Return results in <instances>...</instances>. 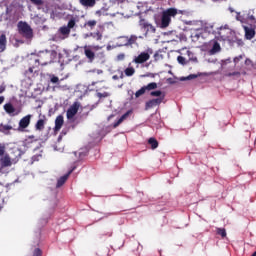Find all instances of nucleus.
Masks as SVG:
<instances>
[{
	"label": "nucleus",
	"mask_w": 256,
	"mask_h": 256,
	"mask_svg": "<svg viewBox=\"0 0 256 256\" xmlns=\"http://www.w3.org/2000/svg\"><path fill=\"white\" fill-rule=\"evenodd\" d=\"M59 32L61 33V35H63V39H67V37H69V35L71 34V29L67 26H63L60 27Z\"/></svg>",
	"instance_id": "nucleus-19"
},
{
	"label": "nucleus",
	"mask_w": 256,
	"mask_h": 256,
	"mask_svg": "<svg viewBox=\"0 0 256 256\" xmlns=\"http://www.w3.org/2000/svg\"><path fill=\"white\" fill-rule=\"evenodd\" d=\"M219 51H221V44H219L217 41H214L210 53L211 55H215V53H219Z\"/></svg>",
	"instance_id": "nucleus-21"
},
{
	"label": "nucleus",
	"mask_w": 256,
	"mask_h": 256,
	"mask_svg": "<svg viewBox=\"0 0 256 256\" xmlns=\"http://www.w3.org/2000/svg\"><path fill=\"white\" fill-rule=\"evenodd\" d=\"M45 123H47V118L43 116V119H39L35 124L36 131H43L45 129Z\"/></svg>",
	"instance_id": "nucleus-14"
},
{
	"label": "nucleus",
	"mask_w": 256,
	"mask_h": 256,
	"mask_svg": "<svg viewBox=\"0 0 256 256\" xmlns=\"http://www.w3.org/2000/svg\"><path fill=\"white\" fill-rule=\"evenodd\" d=\"M146 88V91H153V89H157V83L151 82L148 85L144 86Z\"/></svg>",
	"instance_id": "nucleus-29"
},
{
	"label": "nucleus",
	"mask_w": 256,
	"mask_h": 256,
	"mask_svg": "<svg viewBox=\"0 0 256 256\" xmlns=\"http://www.w3.org/2000/svg\"><path fill=\"white\" fill-rule=\"evenodd\" d=\"M4 110L8 113V115H13L15 112V107L11 103H7L4 105Z\"/></svg>",
	"instance_id": "nucleus-22"
},
{
	"label": "nucleus",
	"mask_w": 256,
	"mask_h": 256,
	"mask_svg": "<svg viewBox=\"0 0 256 256\" xmlns=\"http://www.w3.org/2000/svg\"><path fill=\"white\" fill-rule=\"evenodd\" d=\"M3 101H5V97L0 96V105L3 103Z\"/></svg>",
	"instance_id": "nucleus-44"
},
{
	"label": "nucleus",
	"mask_w": 256,
	"mask_h": 256,
	"mask_svg": "<svg viewBox=\"0 0 256 256\" xmlns=\"http://www.w3.org/2000/svg\"><path fill=\"white\" fill-rule=\"evenodd\" d=\"M51 83H59V77H57V76H52V77H51Z\"/></svg>",
	"instance_id": "nucleus-40"
},
{
	"label": "nucleus",
	"mask_w": 256,
	"mask_h": 256,
	"mask_svg": "<svg viewBox=\"0 0 256 256\" xmlns=\"http://www.w3.org/2000/svg\"><path fill=\"white\" fill-rule=\"evenodd\" d=\"M63 123H65V121L63 120V116L59 115L56 117L55 120V131H61V127H63Z\"/></svg>",
	"instance_id": "nucleus-16"
},
{
	"label": "nucleus",
	"mask_w": 256,
	"mask_h": 256,
	"mask_svg": "<svg viewBox=\"0 0 256 256\" xmlns=\"http://www.w3.org/2000/svg\"><path fill=\"white\" fill-rule=\"evenodd\" d=\"M191 79H197V75L196 74H190L186 78H181V81H191Z\"/></svg>",
	"instance_id": "nucleus-33"
},
{
	"label": "nucleus",
	"mask_w": 256,
	"mask_h": 256,
	"mask_svg": "<svg viewBox=\"0 0 256 256\" xmlns=\"http://www.w3.org/2000/svg\"><path fill=\"white\" fill-rule=\"evenodd\" d=\"M148 145L151 146V149L155 150L157 147H159V142L155 138H149L148 139Z\"/></svg>",
	"instance_id": "nucleus-23"
},
{
	"label": "nucleus",
	"mask_w": 256,
	"mask_h": 256,
	"mask_svg": "<svg viewBox=\"0 0 256 256\" xmlns=\"http://www.w3.org/2000/svg\"><path fill=\"white\" fill-rule=\"evenodd\" d=\"M139 27H140V29H143V31H145V35H147V33H155V31H157V29H155V26H153V24L147 22V20H145V18H141L139 20Z\"/></svg>",
	"instance_id": "nucleus-5"
},
{
	"label": "nucleus",
	"mask_w": 256,
	"mask_h": 256,
	"mask_svg": "<svg viewBox=\"0 0 256 256\" xmlns=\"http://www.w3.org/2000/svg\"><path fill=\"white\" fill-rule=\"evenodd\" d=\"M120 77H121V79H123V74H121V76H120Z\"/></svg>",
	"instance_id": "nucleus-50"
},
{
	"label": "nucleus",
	"mask_w": 256,
	"mask_h": 256,
	"mask_svg": "<svg viewBox=\"0 0 256 256\" xmlns=\"http://www.w3.org/2000/svg\"><path fill=\"white\" fill-rule=\"evenodd\" d=\"M7 49V35H0V53H3Z\"/></svg>",
	"instance_id": "nucleus-15"
},
{
	"label": "nucleus",
	"mask_w": 256,
	"mask_h": 256,
	"mask_svg": "<svg viewBox=\"0 0 256 256\" xmlns=\"http://www.w3.org/2000/svg\"><path fill=\"white\" fill-rule=\"evenodd\" d=\"M124 73H125L126 77H133V75H135V68L128 67L124 70Z\"/></svg>",
	"instance_id": "nucleus-24"
},
{
	"label": "nucleus",
	"mask_w": 256,
	"mask_h": 256,
	"mask_svg": "<svg viewBox=\"0 0 256 256\" xmlns=\"http://www.w3.org/2000/svg\"><path fill=\"white\" fill-rule=\"evenodd\" d=\"M241 59H243L242 56L235 57V58H234V63H235V65H237V63H239V61H241Z\"/></svg>",
	"instance_id": "nucleus-42"
},
{
	"label": "nucleus",
	"mask_w": 256,
	"mask_h": 256,
	"mask_svg": "<svg viewBox=\"0 0 256 256\" xmlns=\"http://www.w3.org/2000/svg\"><path fill=\"white\" fill-rule=\"evenodd\" d=\"M252 256H256V251L252 254Z\"/></svg>",
	"instance_id": "nucleus-49"
},
{
	"label": "nucleus",
	"mask_w": 256,
	"mask_h": 256,
	"mask_svg": "<svg viewBox=\"0 0 256 256\" xmlns=\"http://www.w3.org/2000/svg\"><path fill=\"white\" fill-rule=\"evenodd\" d=\"M79 111V105L74 103L66 112L67 119H73Z\"/></svg>",
	"instance_id": "nucleus-10"
},
{
	"label": "nucleus",
	"mask_w": 256,
	"mask_h": 256,
	"mask_svg": "<svg viewBox=\"0 0 256 256\" xmlns=\"http://www.w3.org/2000/svg\"><path fill=\"white\" fill-rule=\"evenodd\" d=\"M33 116L31 114H28L24 116L20 121H19V128L18 131H24V129H27L29 125H31V118Z\"/></svg>",
	"instance_id": "nucleus-7"
},
{
	"label": "nucleus",
	"mask_w": 256,
	"mask_h": 256,
	"mask_svg": "<svg viewBox=\"0 0 256 256\" xmlns=\"http://www.w3.org/2000/svg\"><path fill=\"white\" fill-rule=\"evenodd\" d=\"M84 54L85 57L88 59L89 63H93V61H95V52L91 50V46L84 47Z\"/></svg>",
	"instance_id": "nucleus-11"
},
{
	"label": "nucleus",
	"mask_w": 256,
	"mask_h": 256,
	"mask_svg": "<svg viewBox=\"0 0 256 256\" xmlns=\"http://www.w3.org/2000/svg\"><path fill=\"white\" fill-rule=\"evenodd\" d=\"M112 79H113L114 81H117V79H119V76L114 75V76L112 77Z\"/></svg>",
	"instance_id": "nucleus-45"
},
{
	"label": "nucleus",
	"mask_w": 256,
	"mask_h": 256,
	"mask_svg": "<svg viewBox=\"0 0 256 256\" xmlns=\"http://www.w3.org/2000/svg\"><path fill=\"white\" fill-rule=\"evenodd\" d=\"M223 29L220 30L219 35L222 37V39H224V41H228V43H230V45H233L235 43L238 44L239 47H243V45L245 44L243 42V39L238 38L235 35V32L231 29H227V33H229L230 36H225L223 35Z\"/></svg>",
	"instance_id": "nucleus-2"
},
{
	"label": "nucleus",
	"mask_w": 256,
	"mask_h": 256,
	"mask_svg": "<svg viewBox=\"0 0 256 256\" xmlns=\"http://www.w3.org/2000/svg\"><path fill=\"white\" fill-rule=\"evenodd\" d=\"M125 59V55L123 53H120L117 55V61H123Z\"/></svg>",
	"instance_id": "nucleus-39"
},
{
	"label": "nucleus",
	"mask_w": 256,
	"mask_h": 256,
	"mask_svg": "<svg viewBox=\"0 0 256 256\" xmlns=\"http://www.w3.org/2000/svg\"><path fill=\"white\" fill-rule=\"evenodd\" d=\"M0 162H1L0 171H3V169L7 167H11V165H13V162L11 161V156H9V154L4 155L0 159Z\"/></svg>",
	"instance_id": "nucleus-9"
},
{
	"label": "nucleus",
	"mask_w": 256,
	"mask_h": 256,
	"mask_svg": "<svg viewBox=\"0 0 256 256\" xmlns=\"http://www.w3.org/2000/svg\"><path fill=\"white\" fill-rule=\"evenodd\" d=\"M28 71H29V73H33V67H30V68L28 69Z\"/></svg>",
	"instance_id": "nucleus-47"
},
{
	"label": "nucleus",
	"mask_w": 256,
	"mask_h": 256,
	"mask_svg": "<svg viewBox=\"0 0 256 256\" xmlns=\"http://www.w3.org/2000/svg\"><path fill=\"white\" fill-rule=\"evenodd\" d=\"M151 53L153 52H141L138 56H136L133 59V63H136V65H142V63H147V61L151 59Z\"/></svg>",
	"instance_id": "nucleus-6"
},
{
	"label": "nucleus",
	"mask_w": 256,
	"mask_h": 256,
	"mask_svg": "<svg viewBox=\"0 0 256 256\" xmlns=\"http://www.w3.org/2000/svg\"><path fill=\"white\" fill-rule=\"evenodd\" d=\"M77 24V18L72 17L67 24V27L70 29H73V27H75V25Z\"/></svg>",
	"instance_id": "nucleus-28"
},
{
	"label": "nucleus",
	"mask_w": 256,
	"mask_h": 256,
	"mask_svg": "<svg viewBox=\"0 0 256 256\" xmlns=\"http://www.w3.org/2000/svg\"><path fill=\"white\" fill-rule=\"evenodd\" d=\"M5 91V86H0V93H3Z\"/></svg>",
	"instance_id": "nucleus-43"
},
{
	"label": "nucleus",
	"mask_w": 256,
	"mask_h": 256,
	"mask_svg": "<svg viewBox=\"0 0 256 256\" xmlns=\"http://www.w3.org/2000/svg\"><path fill=\"white\" fill-rule=\"evenodd\" d=\"M97 97H98L99 99H103V98H105V97H109V92H104V93L98 92V93H97Z\"/></svg>",
	"instance_id": "nucleus-34"
},
{
	"label": "nucleus",
	"mask_w": 256,
	"mask_h": 256,
	"mask_svg": "<svg viewBox=\"0 0 256 256\" xmlns=\"http://www.w3.org/2000/svg\"><path fill=\"white\" fill-rule=\"evenodd\" d=\"M5 155V146L0 145V157H3Z\"/></svg>",
	"instance_id": "nucleus-41"
},
{
	"label": "nucleus",
	"mask_w": 256,
	"mask_h": 256,
	"mask_svg": "<svg viewBox=\"0 0 256 256\" xmlns=\"http://www.w3.org/2000/svg\"><path fill=\"white\" fill-rule=\"evenodd\" d=\"M145 91H147V88H145V86H143L141 89L136 91L135 97L139 98V97H141V95H145Z\"/></svg>",
	"instance_id": "nucleus-30"
},
{
	"label": "nucleus",
	"mask_w": 256,
	"mask_h": 256,
	"mask_svg": "<svg viewBox=\"0 0 256 256\" xmlns=\"http://www.w3.org/2000/svg\"><path fill=\"white\" fill-rule=\"evenodd\" d=\"M39 65H49L53 63V52L45 51L38 54V59L35 60Z\"/></svg>",
	"instance_id": "nucleus-4"
},
{
	"label": "nucleus",
	"mask_w": 256,
	"mask_h": 256,
	"mask_svg": "<svg viewBox=\"0 0 256 256\" xmlns=\"http://www.w3.org/2000/svg\"><path fill=\"white\" fill-rule=\"evenodd\" d=\"M33 5L41 6L43 5V0H30Z\"/></svg>",
	"instance_id": "nucleus-37"
},
{
	"label": "nucleus",
	"mask_w": 256,
	"mask_h": 256,
	"mask_svg": "<svg viewBox=\"0 0 256 256\" xmlns=\"http://www.w3.org/2000/svg\"><path fill=\"white\" fill-rule=\"evenodd\" d=\"M80 5H82V7H95V5L97 4V0H79Z\"/></svg>",
	"instance_id": "nucleus-17"
},
{
	"label": "nucleus",
	"mask_w": 256,
	"mask_h": 256,
	"mask_svg": "<svg viewBox=\"0 0 256 256\" xmlns=\"http://www.w3.org/2000/svg\"><path fill=\"white\" fill-rule=\"evenodd\" d=\"M18 33L24 39H33V28L27 22L20 21L17 24Z\"/></svg>",
	"instance_id": "nucleus-3"
},
{
	"label": "nucleus",
	"mask_w": 256,
	"mask_h": 256,
	"mask_svg": "<svg viewBox=\"0 0 256 256\" xmlns=\"http://www.w3.org/2000/svg\"><path fill=\"white\" fill-rule=\"evenodd\" d=\"M129 115H131V110L124 113L116 122H114L113 124L114 129H117V127H119V125H121V123H123V121H125V119L129 117Z\"/></svg>",
	"instance_id": "nucleus-13"
},
{
	"label": "nucleus",
	"mask_w": 256,
	"mask_h": 256,
	"mask_svg": "<svg viewBox=\"0 0 256 256\" xmlns=\"http://www.w3.org/2000/svg\"><path fill=\"white\" fill-rule=\"evenodd\" d=\"M90 37H93L96 41H101V39H103V34H101V32L90 33Z\"/></svg>",
	"instance_id": "nucleus-27"
},
{
	"label": "nucleus",
	"mask_w": 256,
	"mask_h": 256,
	"mask_svg": "<svg viewBox=\"0 0 256 256\" xmlns=\"http://www.w3.org/2000/svg\"><path fill=\"white\" fill-rule=\"evenodd\" d=\"M13 130V126L0 124V133H4V135H9V131Z\"/></svg>",
	"instance_id": "nucleus-20"
},
{
	"label": "nucleus",
	"mask_w": 256,
	"mask_h": 256,
	"mask_svg": "<svg viewBox=\"0 0 256 256\" xmlns=\"http://www.w3.org/2000/svg\"><path fill=\"white\" fill-rule=\"evenodd\" d=\"M163 99H165V95H162L160 98H155L152 100H149L145 104V109H153V107H157V105H161L163 103Z\"/></svg>",
	"instance_id": "nucleus-8"
},
{
	"label": "nucleus",
	"mask_w": 256,
	"mask_h": 256,
	"mask_svg": "<svg viewBox=\"0 0 256 256\" xmlns=\"http://www.w3.org/2000/svg\"><path fill=\"white\" fill-rule=\"evenodd\" d=\"M97 25L96 20H89L85 22L84 27H89L90 29H94V27Z\"/></svg>",
	"instance_id": "nucleus-26"
},
{
	"label": "nucleus",
	"mask_w": 256,
	"mask_h": 256,
	"mask_svg": "<svg viewBox=\"0 0 256 256\" xmlns=\"http://www.w3.org/2000/svg\"><path fill=\"white\" fill-rule=\"evenodd\" d=\"M33 256H43V251H41L39 248L34 249Z\"/></svg>",
	"instance_id": "nucleus-36"
},
{
	"label": "nucleus",
	"mask_w": 256,
	"mask_h": 256,
	"mask_svg": "<svg viewBox=\"0 0 256 256\" xmlns=\"http://www.w3.org/2000/svg\"><path fill=\"white\" fill-rule=\"evenodd\" d=\"M229 11H230L231 13H233V8H229Z\"/></svg>",
	"instance_id": "nucleus-48"
},
{
	"label": "nucleus",
	"mask_w": 256,
	"mask_h": 256,
	"mask_svg": "<svg viewBox=\"0 0 256 256\" xmlns=\"http://www.w3.org/2000/svg\"><path fill=\"white\" fill-rule=\"evenodd\" d=\"M244 30H245L246 39L251 40V39H253V37H255V29L245 27Z\"/></svg>",
	"instance_id": "nucleus-18"
},
{
	"label": "nucleus",
	"mask_w": 256,
	"mask_h": 256,
	"mask_svg": "<svg viewBox=\"0 0 256 256\" xmlns=\"http://www.w3.org/2000/svg\"><path fill=\"white\" fill-rule=\"evenodd\" d=\"M217 235H220L222 239H225L227 237V230L225 228H216Z\"/></svg>",
	"instance_id": "nucleus-25"
},
{
	"label": "nucleus",
	"mask_w": 256,
	"mask_h": 256,
	"mask_svg": "<svg viewBox=\"0 0 256 256\" xmlns=\"http://www.w3.org/2000/svg\"><path fill=\"white\" fill-rule=\"evenodd\" d=\"M178 13H183L181 10H177L176 8H168L167 10L162 12L161 17V29H167L169 25H171V18L177 17Z\"/></svg>",
	"instance_id": "nucleus-1"
},
{
	"label": "nucleus",
	"mask_w": 256,
	"mask_h": 256,
	"mask_svg": "<svg viewBox=\"0 0 256 256\" xmlns=\"http://www.w3.org/2000/svg\"><path fill=\"white\" fill-rule=\"evenodd\" d=\"M151 97H161L163 95V92L161 90L152 91L150 93Z\"/></svg>",
	"instance_id": "nucleus-32"
},
{
	"label": "nucleus",
	"mask_w": 256,
	"mask_h": 256,
	"mask_svg": "<svg viewBox=\"0 0 256 256\" xmlns=\"http://www.w3.org/2000/svg\"><path fill=\"white\" fill-rule=\"evenodd\" d=\"M241 75V72H230L226 74V77H239Z\"/></svg>",
	"instance_id": "nucleus-35"
},
{
	"label": "nucleus",
	"mask_w": 256,
	"mask_h": 256,
	"mask_svg": "<svg viewBox=\"0 0 256 256\" xmlns=\"http://www.w3.org/2000/svg\"><path fill=\"white\" fill-rule=\"evenodd\" d=\"M177 61H178V63H180L181 65H185V57H183V56H178V57H177Z\"/></svg>",
	"instance_id": "nucleus-38"
},
{
	"label": "nucleus",
	"mask_w": 256,
	"mask_h": 256,
	"mask_svg": "<svg viewBox=\"0 0 256 256\" xmlns=\"http://www.w3.org/2000/svg\"><path fill=\"white\" fill-rule=\"evenodd\" d=\"M136 41H137V36H131V37L127 40L126 45H133V44L136 43Z\"/></svg>",
	"instance_id": "nucleus-31"
},
{
	"label": "nucleus",
	"mask_w": 256,
	"mask_h": 256,
	"mask_svg": "<svg viewBox=\"0 0 256 256\" xmlns=\"http://www.w3.org/2000/svg\"><path fill=\"white\" fill-rule=\"evenodd\" d=\"M73 171H75V168H72L67 174H65L64 176H61L57 181L56 187H63V185H65V183L69 179V175H71Z\"/></svg>",
	"instance_id": "nucleus-12"
},
{
	"label": "nucleus",
	"mask_w": 256,
	"mask_h": 256,
	"mask_svg": "<svg viewBox=\"0 0 256 256\" xmlns=\"http://www.w3.org/2000/svg\"><path fill=\"white\" fill-rule=\"evenodd\" d=\"M158 57H159V54H158V53H155V54H154V58L157 60Z\"/></svg>",
	"instance_id": "nucleus-46"
}]
</instances>
